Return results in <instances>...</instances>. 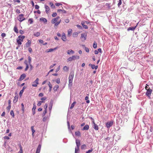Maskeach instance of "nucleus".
I'll use <instances>...</instances> for the list:
<instances>
[{
	"label": "nucleus",
	"instance_id": "f257e3e1",
	"mask_svg": "<svg viewBox=\"0 0 153 153\" xmlns=\"http://www.w3.org/2000/svg\"><path fill=\"white\" fill-rule=\"evenodd\" d=\"M74 75V71H72L70 73V74L69 76V87H71L72 85V81Z\"/></svg>",
	"mask_w": 153,
	"mask_h": 153
},
{
	"label": "nucleus",
	"instance_id": "f03ea898",
	"mask_svg": "<svg viewBox=\"0 0 153 153\" xmlns=\"http://www.w3.org/2000/svg\"><path fill=\"white\" fill-rule=\"evenodd\" d=\"M79 57L78 56L73 55L71 57H70L67 59V62H71L73 60H75L76 59H79Z\"/></svg>",
	"mask_w": 153,
	"mask_h": 153
},
{
	"label": "nucleus",
	"instance_id": "7ed1b4c3",
	"mask_svg": "<svg viewBox=\"0 0 153 153\" xmlns=\"http://www.w3.org/2000/svg\"><path fill=\"white\" fill-rule=\"evenodd\" d=\"M113 124V121H110L108 122L106 124V126L107 128H109L111 126H112Z\"/></svg>",
	"mask_w": 153,
	"mask_h": 153
},
{
	"label": "nucleus",
	"instance_id": "20e7f679",
	"mask_svg": "<svg viewBox=\"0 0 153 153\" xmlns=\"http://www.w3.org/2000/svg\"><path fill=\"white\" fill-rule=\"evenodd\" d=\"M152 91V90L150 88H149L147 90L146 95L149 97H150Z\"/></svg>",
	"mask_w": 153,
	"mask_h": 153
},
{
	"label": "nucleus",
	"instance_id": "39448f33",
	"mask_svg": "<svg viewBox=\"0 0 153 153\" xmlns=\"http://www.w3.org/2000/svg\"><path fill=\"white\" fill-rule=\"evenodd\" d=\"M87 34L85 33H84L81 34L80 38L81 39H83V40H85L86 39Z\"/></svg>",
	"mask_w": 153,
	"mask_h": 153
},
{
	"label": "nucleus",
	"instance_id": "423d86ee",
	"mask_svg": "<svg viewBox=\"0 0 153 153\" xmlns=\"http://www.w3.org/2000/svg\"><path fill=\"white\" fill-rule=\"evenodd\" d=\"M39 79L38 78H37L35 81L33 82V83L32 85V86L33 87L37 86V85L39 84Z\"/></svg>",
	"mask_w": 153,
	"mask_h": 153
},
{
	"label": "nucleus",
	"instance_id": "0eeeda50",
	"mask_svg": "<svg viewBox=\"0 0 153 153\" xmlns=\"http://www.w3.org/2000/svg\"><path fill=\"white\" fill-rule=\"evenodd\" d=\"M26 75L25 74H23L20 76L18 80L19 81H21L23 80L26 77Z\"/></svg>",
	"mask_w": 153,
	"mask_h": 153
},
{
	"label": "nucleus",
	"instance_id": "6e6552de",
	"mask_svg": "<svg viewBox=\"0 0 153 153\" xmlns=\"http://www.w3.org/2000/svg\"><path fill=\"white\" fill-rule=\"evenodd\" d=\"M60 18L59 16H57L56 18L53 19L51 21V23L52 24H55L57 21Z\"/></svg>",
	"mask_w": 153,
	"mask_h": 153
},
{
	"label": "nucleus",
	"instance_id": "1a4fd4ad",
	"mask_svg": "<svg viewBox=\"0 0 153 153\" xmlns=\"http://www.w3.org/2000/svg\"><path fill=\"white\" fill-rule=\"evenodd\" d=\"M31 41L30 40H27V42L26 43L24 47L28 48L30 46Z\"/></svg>",
	"mask_w": 153,
	"mask_h": 153
},
{
	"label": "nucleus",
	"instance_id": "9d476101",
	"mask_svg": "<svg viewBox=\"0 0 153 153\" xmlns=\"http://www.w3.org/2000/svg\"><path fill=\"white\" fill-rule=\"evenodd\" d=\"M92 123L94 124L93 128L96 130H97L99 129V128L98 126L95 124L94 122V121H92Z\"/></svg>",
	"mask_w": 153,
	"mask_h": 153
},
{
	"label": "nucleus",
	"instance_id": "9b49d317",
	"mask_svg": "<svg viewBox=\"0 0 153 153\" xmlns=\"http://www.w3.org/2000/svg\"><path fill=\"white\" fill-rule=\"evenodd\" d=\"M138 24V23L137 24V25L135 27H129L127 28V30L129 31L131 30L132 31H134L136 28L137 26V25Z\"/></svg>",
	"mask_w": 153,
	"mask_h": 153
},
{
	"label": "nucleus",
	"instance_id": "f8f14e48",
	"mask_svg": "<svg viewBox=\"0 0 153 153\" xmlns=\"http://www.w3.org/2000/svg\"><path fill=\"white\" fill-rule=\"evenodd\" d=\"M80 140L78 139H76V147H79L80 146Z\"/></svg>",
	"mask_w": 153,
	"mask_h": 153
},
{
	"label": "nucleus",
	"instance_id": "ddd939ff",
	"mask_svg": "<svg viewBox=\"0 0 153 153\" xmlns=\"http://www.w3.org/2000/svg\"><path fill=\"white\" fill-rule=\"evenodd\" d=\"M45 12L47 13H48L50 10V8L48 6L45 5Z\"/></svg>",
	"mask_w": 153,
	"mask_h": 153
},
{
	"label": "nucleus",
	"instance_id": "4468645a",
	"mask_svg": "<svg viewBox=\"0 0 153 153\" xmlns=\"http://www.w3.org/2000/svg\"><path fill=\"white\" fill-rule=\"evenodd\" d=\"M53 101L51 100L50 102L49 106V110L50 111V112H51V111L52 109V106H53Z\"/></svg>",
	"mask_w": 153,
	"mask_h": 153
},
{
	"label": "nucleus",
	"instance_id": "2eb2a0df",
	"mask_svg": "<svg viewBox=\"0 0 153 153\" xmlns=\"http://www.w3.org/2000/svg\"><path fill=\"white\" fill-rule=\"evenodd\" d=\"M61 39L64 42H65L66 41V36L65 35V33H63L62 34V37H61Z\"/></svg>",
	"mask_w": 153,
	"mask_h": 153
},
{
	"label": "nucleus",
	"instance_id": "dca6fc26",
	"mask_svg": "<svg viewBox=\"0 0 153 153\" xmlns=\"http://www.w3.org/2000/svg\"><path fill=\"white\" fill-rule=\"evenodd\" d=\"M57 49V47H56L54 48H51L50 49H48L47 50L46 52L47 53L51 52L53 51L54 50H56Z\"/></svg>",
	"mask_w": 153,
	"mask_h": 153
},
{
	"label": "nucleus",
	"instance_id": "f3484780",
	"mask_svg": "<svg viewBox=\"0 0 153 153\" xmlns=\"http://www.w3.org/2000/svg\"><path fill=\"white\" fill-rule=\"evenodd\" d=\"M25 36H24L20 35L18 37L19 38L18 40L22 42L23 39L25 38Z\"/></svg>",
	"mask_w": 153,
	"mask_h": 153
},
{
	"label": "nucleus",
	"instance_id": "a211bd4d",
	"mask_svg": "<svg viewBox=\"0 0 153 153\" xmlns=\"http://www.w3.org/2000/svg\"><path fill=\"white\" fill-rule=\"evenodd\" d=\"M81 46L83 48L85 49V51L87 52H89V49L88 48L85 47V45H82Z\"/></svg>",
	"mask_w": 153,
	"mask_h": 153
},
{
	"label": "nucleus",
	"instance_id": "6ab92c4d",
	"mask_svg": "<svg viewBox=\"0 0 153 153\" xmlns=\"http://www.w3.org/2000/svg\"><path fill=\"white\" fill-rule=\"evenodd\" d=\"M39 20L40 21H43L45 23L47 22V19L44 18H43V17L41 18H40Z\"/></svg>",
	"mask_w": 153,
	"mask_h": 153
},
{
	"label": "nucleus",
	"instance_id": "aec40b11",
	"mask_svg": "<svg viewBox=\"0 0 153 153\" xmlns=\"http://www.w3.org/2000/svg\"><path fill=\"white\" fill-rule=\"evenodd\" d=\"M67 53L68 54H74V51L72 50H69L67 51Z\"/></svg>",
	"mask_w": 153,
	"mask_h": 153
},
{
	"label": "nucleus",
	"instance_id": "412c9836",
	"mask_svg": "<svg viewBox=\"0 0 153 153\" xmlns=\"http://www.w3.org/2000/svg\"><path fill=\"white\" fill-rule=\"evenodd\" d=\"M89 126L88 125H86L84 126L83 128L82 129V130H88L89 129Z\"/></svg>",
	"mask_w": 153,
	"mask_h": 153
},
{
	"label": "nucleus",
	"instance_id": "4be33fe9",
	"mask_svg": "<svg viewBox=\"0 0 153 153\" xmlns=\"http://www.w3.org/2000/svg\"><path fill=\"white\" fill-rule=\"evenodd\" d=\"M75 134L76 136H80L81 134L80 132L79 131H77L75 132Z\"/></svg>",
	"mask_w": 153,
	"mask_h": 153
},
{
	"label": "nucleus",
	"instance_id": "5701e85b",
	"mask_svg": "<svg viewBox=\"0 0 153 153\" xmlns=\"http://www.w3.org/2000/svg\"><path fill=\"white\" fill-rule=\"evenodd\" d=\"M25 19L24 17H20L18 20L21 22H22L23 21L25 20Z\"/></svg>",
	"mask_w": 153,
	"mask_h": 153
},
{
	"label": "nucleus",
	"instance_id": "b1692460",
	"mask_svg": "<svg viewBox=\"0 0 153 153\" xmlns=\"http://www.w3.org/2000/svg\"><path fill=\"white\" fill-rule=\"evenodd\" d=\"M13 30L16 33H18V30L16 25H15L14 26Z\"/></svg>",
	"mask_w": 153,
	"mask_h": 153
},
{
	"label": "nucleus",
	"instance_id": "393cba45",
	"mask_svg": "<svg viewBox=\"0 0 153 153\" xmlns=\"http://www.w3.org/2000/svg\"><path fill=\"white\" fill-rule=\"evenodd\" d=\"M40 35V33L39 32H37L35 33L34 34V36L36 37H38Z\"/></svg>",
	"mask_w": 153,
	"mask_h": 153
},
{
	"label": "nucleus",
	"instance_id": "a878e982",
	"mask_svg": "<svg viewBox=\"0 0 153 153\" xmlns=\"http://www.w3.org/2000/svg\"><path fill=\"white\" fill-rule=\"evenodd\" d=\"M61 11H62V12L64 13H66V11L64 10H61V9H59L57 10L58 12H60Z\"/></svg>",
	"mask_w": 153,
	"mask_h": 153
},
{
	"label": "nucleus",
	"instance_id": "bb28decb",
	"mask_svg": "<svg viewBox=\"0 0 153 153\" xmlns=\"http://www.w3.org/2000/svg\"><path fill=\"white\" fill-rule=\"evenodd\" d=\"M25 88L24 86L23 88L21 90L19 94L20 95H21L24 92V90L25 89Z\"/></svg>",
	"mask_w": 153,
	"mask_h": 153
},
{
	"label": "nucleus",
	"instance_id": "cd10ccee",
	"mask_svg": "<svg viewBox=\"0 0 153 153\" xmlns=\"http://www.w3.org/2000/svg\"><path fill=\"white\" fill-rule=\"evenodd\" d=\"M79 151V147H76L75 148V153H78Z\"/></svg>",
	"mask_w": 153,
	"mask_h": 153
},
{
	"label": "nucleus",
	"instance_id": "c85d7f7f",
	"mask_svg": "<svg viewBox=\"0 0 153 153\" xmlns=\"http://www.w3.org/2000/svg\"><path fill=\"white\" fill-rule=\"evenodd\" d=\"M22 105V113H23L24 112V105L23 103H22L21 104Z\"/></svg>",
	"mask_w": 153,
	"mask_h": 153
},
{
	"label": "nucleus",
	"instance_id": "c756f323",
	"mask_svg": "<svg viewBox=\"0 0 153 153\" xmlns=\"http://www.w3.org/2000/svg\"><path fill=\"white\" fill-rule=\"evenodd\" d=\"M18 97L15 96L14 97V99L13 101V102L14 103H16L18 100Z\"/></svg>",
	"mask_w": 153,
	"mask_h": 153
},
{
	"label": "nucleus",
	"instance_id": "7c9ffc66",
	"mask_svg": "<svg viewBox=\"0 0 153 153\" xmlns=\"http://www.w3.org/2000/svg\"><path fill=\"white\" fill-rule=\"evenodd\" d=\"M76 103V102L74 101V102L71 105V106L70 107V109H72L74 105Z\"/></svg>",
	"mask_w": 153,
	"mask_h": 153
},
{
	"label": "nucleus",
	"instance_id": "2f4dec72",
	"mask_svg": "<svg viewBox=\"0 0 153 153\" xmlns=\"http://www.w3.org/2000/svg\"><path fill=\"white\" fill-rule=\"evenodd\" d=\"M36 108V107H35V106H33L32 108L33 114L34 115L35 113V110Z\"/></svg>",
	"mask_w": 153,
	"mask_h": 153
},
{
	"label": "nucleus",
	"instance_id": "473e14b6",
	"mask_svg": "<svg viewBox=\"0 0 153 153\" xmlns=\"http://www.w3.org/2000/svg\"><path fill=\"white\" fill-rule=\"evenodd\" d=\"M48 86L50 88L49 91H51V89L52 88V85L51 84L50 82H48Z\"/></svg>",
	"mask_w": 153,
	"mask_h": 153
},
{
	"label": "nucleus",
	"instance_id": "72a5a7b5",
	"mask_svg": "<svg viewBox=\"0 0 153 153\" xmlns=\"http://www.w3.org/2000/svg\"><path fill=\"white\" fill-rule=\"evenodd\" d=\"M59 88V86L58 85H56L53 88V90L55 91H56L57 90V89Z\"/></svg>",
	"mask_w": 153,
	"mask_h": 153
},
{
	"label": "nucleus",
	"instance_id": "f704fd0d",
	"mask_svg": "<svg viewBox=\"0 0 153 153\" xmlns=\"http://www.w3.org/2000/svg\"><path fill=\"white\" fill-rule=\"evenodd\" d=\"M49 4L52 8H55V6L53 4L52 2H50Z\"/></svg>",
	"mask_w": 153,
	"mask_h": 153
},
{
	"label": "nucleus",
	"instance_id": "c9c22d12",
	"mask_svg": "<svg viewBox=\"0 0 153 153\" xmlns=\"http://www.w3.org/2000/svg\"><path fill=\"white\" fill-rule=\"evenodd\" d=\"M17 40V44L19 45H20L22 44V42L21 41H20L19 40H18V39H16Z\"/></svg>",
	"mask_w": 153,
	"mask_h": 153
},
{
	"label": "nucleus",
	"instance_id": "e433bc0d",
	"mask_svg": "<svg viewBox=\"0 0 153 153\" xmlns=\"http://www.w3.org/2000/svg\"><path fill=\"white\" fill-rule=\"evenodd\" d=\"M41 147V145L40 144H39L37 148L36 149V150H37L40 151Z\"/></svg>",
	"mask_w": 153,
	"mask_h": 153
},
{
	"label": "nucleus",
	"instance_id": "4c0bfd02",
	"mask_svg": "<svg viewBox=\"0 0 153 153\" xmlns=\"http://www.w3.org/2000/svg\"><path fill=\"white\" fill-rule=\"evenodd\" d=\"M86 147V146L85 144H83L81 146V149H83L85 148Z\"/></svg>",
	"mask_w": 153,
	"mask_h": 153
},
{
	"label": "nucleus",
	"instance_id": "58836bf2",
	"mask_svg": "<svg viewBox=\"0 0 153 153\" xmlns=\"http://www.w3.org/2000/svg\"><path fill=\"white\" fill-rule=\"evenodd\" d=\"M44 102L43 101H39L37 104V105L38 106H40L41 105L42 103Z\"/></svg>",
	"mask_w": 153,
	"mask_h": 153
},
{
	"label": "nucleus",
	"instance_id": "ea45409f",
	"mask_svg": "<svg viewBox=\"0 0 153 153\" xmlns=\"http://www.w3.org/2000/svg\"><path fill=\"white\" fill-rule=\"evenodd\" d=\"M63 70L65 71H68V68L67 66H65L63 68Z\"/></svg>",
	"mask_w": 153,
	"mask_h": 153
},
{
	"label": "nucleus",
	"instance_id": "a19ab883",
	"mask_svg": "<svg viewBox=\"0 0 153 153\" xmlns=\"http://www.w3.org/2000/svg\"><path fill=\"white\" fill-rule=\"evenodd\" d=\"M68 36H70L72 33V30H68Z\"/></svg>",
	"mask_w": 153,
	"mask_h": 153
},
{
	"label": "nucleus",
	"instance_id": "79ce46f5",
	"mask_svg": "<svg viewBox=\"0 0 153 153\" xmlns=\"http://www.w3.org/2000/svg\"><path fill=\"white\" fill-rule=\"evenodd\" d=\"M28 22H30V24H32V23L33 22V19H30L28 20Z\"/></svg>",
	"mask_w": 153,
	"mask_h": 153
},
{
	"label": "nucleus",
	"instance_id": "37998d69",
	"mask_svg": "<svg viewBox=\"0 0 153 153\" xmlns=\"http://www.w3.org/2000/svg\"><path fill=\"white\" fill-rule=\"evenodd\" d=\"M97 44L96 42H94V43L93 45V48H97Z\"/></svg>",
	"mask_w": 153,
	"mask_h": 153
},
{
	"label": "nucleus",
	"instance_id": "c03bdc74",
	"mask_svg": "<svg viewBox=\"0 0 153 153\" xmlns=\"http://www.w3.org/2000/svg\"><path fill=\"white\" fill-rule=\"evenodd\" d=\"M10 115L12 116L13 117H14V114L13 111L11 110L10 111Z\"/></svg>",
	"mask_w": 153,
	"mask_h": 153
},
{
	"label": "nucleus",
	"instance_id": "a18cd8bd",
	"mask_svg": "<svg viewBox=\"0 0 153 153\" xmlns=\"http://www.w3.org/2000/svg\"><path fill=\"white\" fill-rule=\"evenodd\" d=\"M47 110H45V111H44L43 114H42V116L43 117H44L45 116V114L47 113Z\"/></svg>",
	"mask_w": 153,
	"mask_h": 153
},
{
	"label": "nucleus",
	"instance_id": "49530a36",
	"mask_svg": "<svg viewBox=\"0 0 153 153\" xmlns=\"http://www.w3.org/2000/svg\"><path fill=\"white\" fill-rule=\"evenodd\" d=\"M122 4V1L121 0H119V2L117 4V5L118 7H120V5Z\"/></svg>",
	"mask_w": 153,
	"mask_h": 153
},
{
	"label": "nucleus",
	"instance_id": "de8ad7c7",
	"mask_svg": "<svg viewBox=\"0 0 153 153\" xmlns=\"http://www.w3.org/2000/svg\"><path fill=\"white\" fill-rule=\"evenodd\" d=\"M61 20H60L59 21L56 22V23H55L54 25L55 26H57L58 25H59L60 23L61 22Z\"/></svg>",
	"mask_w": 153,
	"mask_h": 153
},
{
	"label": "nucleus",
	"instance_id": "09e8293b",
	"mask_svg": "<svg viewBox=\"0 0 153 153\" xmlns=\"http://www.w3.org/2000/svg\"><path fill=\"white\" fill-rule=\"evenodd\" d=\"M31 57L30 56H28V62L29 64H31Z\"/></svg>",
	"mask_w": 153,
	"mask_h": 153
},
{
	"label": "nucleus",
	"instance_id": "8fccbe9b",
	"mask_svg": "<svg viewBox=\"0 0 153 153\" xmlns=\"http://www.w3.org/2000/svg\"><path fill=\"white\" fill-rule=\"evenodd\" d=\"M78 35V33L77 32H75L74 33H73V37H75L76 36H77Z\"/></svg>",
	"mask_w": 153,
	"mask_h": 153
},
{
	"label": "nucleus",
	"instance_id": "3c124183",
	"mask_svg": "<svg viewBox=\"0 0 153 153\" xmlns=\"http://www.w3.org/2000/svg\"><path fill=\"white\" fill-rule=\"evenodd\" d=\"M93 150V149H91L89 150L88 151L86 152V153H90L92 152Z\"/></svg>",
	"mask_w": 153,
	"mask_h": 153
},
{
	"label": "nucleus",
	"instance_id": "603ef678",
	"mask_svg": "<svg viewBox=\"0 0 153 153\" xmlns=\"http://www.w3.org/2000/svg\"><path fill=\"white\" fill-rule=\"evenodd\" d=\"M76 26H77V27L79 29H82V27L80 25H77Z\"/></svg>",
	"mask_w": 153,
	"mask_h": 153
},
{
	"label": "nucleus",
	"instance_id": "864d4df0",
	"mask_svg": "<svg viewBox=\"0 0 153 153\" xmlns=\"http://www.w3.org/2000/svg\"><path fill=\"white\" fill-rule=\"evenodd\" d=\"M31 129L32 131V134H33V133L35 132V131L33 129V126L31 127Z\"/></svg>",
	"mask_w": 153,
	"mask_h": 153
},
{
	"label": "nucleus",
	"instance_id": "5fc2aeb1",
	"mask_svg": "<svg viewBox=\"0 0 153 153\" xmlns=\"http://www.w3.org/2000/svg\"><path fill=\"white\" fill-rule=\"evenodd\" d=\"M6 36V34L4 33H2L1 34V36L3 38L4 37Z\"/></svg>",
	"mask_w": 153,
	"mask_h": 153
},
{
	"label": "nucleus",
	"instance_id": "6e6d98bb",
	"mask_svg": "<svg viewBox=\"0 0 153 153\" xmlns=\"http://www.w3.org/2000/svg\"><path fill=\"white\" fill-rule=\"evenodd\" d=\"M47 107H48V104L47 103H46L44 106V108L45 110H47Z\"/></svg>",
	"mask_w": 153,
	"mask_h": 153
},
{
	"label": "nucleus",
	"instance_id": "4d7b16f0",
	"mask_svg": "<svg viewBox=\"0 0 153 153\" xmlns=\"http://www.w3.org/2000/svg\"><path fill=\"white\" fill-rule=\"evenodd\" d=\"M47 117H44L42 119L43 121L44 122L45 121H46V120H47Z\"/></svg>",
	"mask_w": 153,
	"mask_h": 153
},
{
	"label": "nucleus",
	"instance_id": "13d9d810",
	"mask_svg": "<svg viewBox=\"0 0 153 153\" xmlns=\"http://www.w3.org/2000/svg\"><path fill=\"white\" fill-rule=\"evenodd\" d=\"M11 108V106H9V105H8L7 107V109L8 111L10 110V109Z\"/></svg>",
	"mask_w": 153,
	"mask_h": 153
},
{
	"label": "nucleus",
	"instance_id": "bf43d9fd",
	"mask_svg": "<svg viewBox=\"0 0 153 153\" xmlns=\"http://www.w3.org/2000/svg\"><path fill=\"white\" fill-rule=\"evenodd\" d=\"M57 15V14L56 13H53L52 15V16L53 17H55Z\"/></svg>",
	"mask_w": 153,
	"mask_h": 153
},
{
	"label": "nucleus",
	"instance_id": "052dcab7",
	"mask_svg": "<svg viewBox=\"0 0 153 153\" xmlns=\"http://www.w3.org/2000/svg\"><path fill=\"white\" fill-rule=\"evenodd\" d=\"M39 8V6L37 4H36L35 5V8L36 9H38Z\"/></svg>",
	"mask_w": 153,
	"mask_h": 153
},
{
	"label": "nucleus",
	"instance_id": "680f3d73",
	"mask_svg": "<svg viewBox=\"0 0 153 153\" xmlns=\"http://www.w3.org/2000/svg\"><path fill=\"white\" fill-rule=\"evenodd\" d=\"M29 68V66H28V65H26V68H25V71H27V70H28V68Z\"/></svg>",
	"mask_w": 153,
	"mask_h": 153
},
{
	"label": "nucleus",
	"instance_id": "e2e57ef3",
	"mask_svg": "<svg viewBox=\"0 0 153 153\" xmlns=\"http://www.w3.org/2000/svg\"><path fill=\"white\" fill-rule=\"evenodd\" d=\"M65 21L66 23H68L69 22V20L68 19H65Z\"/></svg>",
	"mask_w": 153,
	"mask_h": 153
},
{
	"label": "nucleus",
	"instance_id": "0e129e2a",
	"mask_svg": "<svg viewBox=\"0 0 153 153\" xmlns=\"http://www.w3.org/2000/svg\"><path fill=\"white\" fill-rule=\"evenodd\" d=\"M16 12L17 13H20V10L18 9H16Z\"/></svg>",
	"mask_w": 153,
	"mask_h": 153
},
{
	"label": "nucleus",
	"instance_id": "69168bd1",
	"mask_svg": "<svg viewBox=\"0 0 153 153\" xmlns=\"http://www.w3.org/2000/svg\"><path fill=\"white\" fill-rule=\"evenodd\" d=\"M19 33H20L21 34H23L24 33V31L22 30H19Z\"/></svg>",
	"mask_w": 153,
	"mask_h": 153
},
{
	"label": "nucleus",
	"instance_id": "338daca9",
	"mask_svg": "<svg viewBox=\"0 0 153 153\" xmlns=\"http://www.w3.org/2000/svg\"><path fill=\"white\" fill-rule=\"evenodd\" d=\"M46 97H44L41 98L40 100H42V101H43L45 100H46Z\"/></svg>",
	"mask_w": 153,
	"mask_h": 153
},
{
	"label": "nucleus",
	"instance_id": "774afa93",
	"mask_svg": "<svg viewBox=\"0 0 153 153\" xmlns=\"http://www.w3.org/2000/svg\"><path fill=\"white\" fill-rule=\"evenodd\" d=\"M56 82L58 83L59 84L60 83V79L59 78H58L57 79Z\"/></svg>",
	"mask_w": 153,
	"mask_h": 153
}]
</instances>
